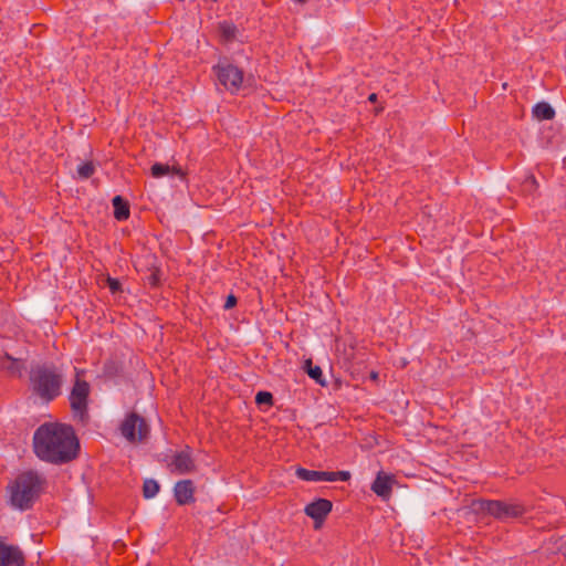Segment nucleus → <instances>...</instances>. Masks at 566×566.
<instances>
[{
  "instance_id": "f257e3e1",
  "label": "nucleus",
  "mask_w": 566,
  "mask_h": 566,
  "mask_svg": "<svg viewBox=\"0 0 566 566\" xmlns=\"http://www.w3.org/2000/svg\"><path fill=\"white\" fill-rule=\"evenodd\" d=\"M35 457L53 465H64L76 460L81 452L80 440L71 424L49 421L40 424L32 438Z\"/></svg>"
},
{
  "instance_id": "f03ea898",
  "label": "nucleus",
  "mask_w": 566,
  "mask_h": 566,
  "mask_svg": "<svg viewBox=\"0 0 566 566\" xmlns=\"http://www.w3.org/2000/svg\"><path fill=\"white\" fill-rule=\"evenodd\" d=\"M63 375L54 364H38L29 373V389L41 401L49 403L62 394Z\"/></svg>"
},
{
  "instance_id": "7ed1b4c3",
  "label": "nucleus",
  "mask_w": 566,
  "mask_h": 566,
  "mask_svg": "<svg viewBox=\"0 0 566 566\" xmlns=\"http://www.w3.org/2000/svg\"><path fill=\"white\" fill-rule=\"evenodd\" d=\"M44 480L34 471L20 473L7 486L9 503L21 511L30 510L39 499Z\"/></svg>"
},
{
  "instance_id": "20e7f679",
  "label": "nucleus",
  "mask_w": 566,
  "mask_h": 566,
  "mask_svg": "<svg viewBox=\"0 0 566 566\" xmlns=\"http://www.w3.org/2000/svg\"><path fill=\"white\" fill-rule=\"evenodd\" d=\"M476 511L486 513L499 521H507L523 516L527 510L520 502H505L500 500H479L474 503Z\"/></svg>"
},
{
  "instance_id": "39448f33",
  "label": "nucleus",
  "mask_w": 566,
  "mask_h": 566,
  "mask_svg": "<svg viewBox=\"0 0 566 566\" xmlns=\"http://www.w3.org/2000/svg\"><path fill=\"white\" fill-rule=\"evenodd\" d=\"M80 370H76L73 387L71 389L69 401L73 417L86 423L88 419V397L91 392L90 384L80 377Z\"/></svg>"
},
{
  "instance_id": "423d86ee",
  "label": "nucleus",
  "mask_w": 566,
  "mask_h": 566,
  "mask_svg": "<svg viewBox=\"0 0 566 566\" xmlns=\"http://www.w3.org/2000/svg\"><path fill=\"white\" fill-rule=\"evenodd\" d=\"M218 81L231 93L240 90L243 82V71L228 61L219 62L213 66Z\"/></svg>"
},
{
  "instance_id": "0eeeda50",
  "label": "nucleus",
  "mask_w": 566,
  "mask_h": 566,
  "mask_svg": "<svg viewBox=\"0 0 566 566\" xmlns=\"http://www.w3.org/2000/svg\"><path fill=\"white\" fill-rule=\"evenodd\" d=\"M123 437L129 442H142L149 434V426L137 412L128 413L120 424Z\"/></svg>"
},
{
  "instance_id": "6e6552de",
  "label": "nucleus",
  "mask_w": 566,
  "mask_h": 566,
  "mask_svg": "<svg viewBox=\"0 0 566 566\" xmlns=\"http://www.w3.org/2000/svg\"><path fill=\"white\" fill-rule=\"evenodd\" d=\"M171 472L178 474H188L196 471L197 465L192 457V449L186 446L182 450L176 452L168 464Z\"/></svg>"
},
{
  "instance_id": "1a4fd4ad",
  "label": "nucleus",
  "mask_w": 566,
  "mask_h": 566,
  "mask_svg": "<svg viewBox=\"0 0 566 566\" xmlns=\"http://www.w3.org/2000/svg\"><path fill=\"white\" fill-rule=\"evenodd\" d=\"M332 501L319 497L308 503L304 509V513L314 521V526L317 530L332 512Z\"/></svg>"
},
{
  "instance_id": "9d476101",
  "label": "nucleus",
  "mask_w": 566,
  "mask_h": 566,
  "mask_svg": "<svg viewBox=\"0 0 566 566\" xmlns=\"http://www.w3.org/2000/svg\"><path fill=\"white\" fill-rule=\"evenodd\" d=\"M25 556L17 545L6 544L0 539V566H24Z\"/></svg>"
},
{
  "instance_id": "9b49d317",
  "label": "nucleus",
  "mask_w": 566,
  "mask_h": 566,
  "mask_svg": "<svg viewBox=\"0 0 566 566\" xmlns=\"http://www.w3.org/2000/svg\"><path fill=\"white\" fill-rule=\"evenodd\" d=\"M195 493L196 486L193 481L190 479L180 480L174 486V497L178 505L195 503Z\"/></svg>"
},
{
  "instance_id": "f8f14e48",
  "label": "nucleus",
  "mask_w": 566,
  "mask_h": 566,
  "mask_svg": "<svg viewBox=\"0 0 566 566\" xmlns=\"http://www.w3.org/2000/svg\"><path fill=\"white\" fill-rule=\"evenodd\" d=\"M394 482V475L380 471L371 484V491L382 500H388L392 493Z\"/></svg>"
},
{
  "instance_id": "ddd939ff",
  "label": "nucleus",
  "mask_w": 566,
  "mask_h": 566,
  "mask_svg": "<svg viewBox=\"0 0 566 566\" xmlns=\"http://www.w3.org/2000/svg\"><path fill=\"white\" fill-rule=\"evenodd\" d=\"M24 368L22 360L14 358L8 353L0 355V369L11 377H21Z\"/></svg>"
},
{
  "instance_id": "4468645a",
  "label": "nucleus",
  "mask_w": 566,
  "mask_h": 566,
  "mask_svg": "<svg viewBox=\"0 0 566 566\" xmlns=\"http://www.w3.org/2000/svg\"><path fill=\"white\" fill-rule=\"evenodd\" d=\"M112 205L114 208V218L117 221H125L130 216L129 203L122 196L117 195L112 199Z\"/></svg>"
},
{
  "instance_id": "2eb2a0df",
  "label": "nucleus",
  "mask_w": 566,
  "mask_h": 566,
  "mask_svg": "<svg viewBox=\"0 0 566 566\" xmlns=\"http://www.w3.org/2000/svg\"><path fill=\"white\" fill-rule=\"evenodd\" d=\"M297 476L303 481H328L334 478L329 471H316L300 468L296 471Z\"/></svg>"
},
{
  "instance_id": "dca6fc26",
  "label": "nucleus",
  "mask_w": 566,
  "mask_h": 566,
  "mask_svg": "<svg viewBox=\"0 0 566 566\" xmlns=\"http://www.w3.org/2000/svg\"><path fill=\"white\" fill-rule=\"evenodd\" d=\"M533 115L539 120H549L555 117V109L546 102H539L533 107Z\"/></svg>"
},
{
  "instance_id": "f3484780",
  "label": "nucleus",
  "mask_w": 566,
  "mask_h": 566,
  "mask_svg": "<svg viewBox=\"0 0 566 566\" xmlns=\"http://www.w3.org/2000/svg\"><path fill=\"white\" fill-rule=\"evenodd\" d=\"M150 171L154 178H161L170 172L180 174L179 168L170 167L169 165L161 163L154 164L150 168Z\"/></svg>"
},
{
  "instance_id": "a211bd4d",
  "label": "nucleus",
  "mask_w": 566,
  "mask_h": 566,
  "mask_svg": "<svg viewBox=\"0 0 566 566\" xmlns=\"http://www.w3.org/2000/svg\"><path fill=\"white\" fill-rule=\"evenodd\" d=\"M305 368H306V373L307 375L314 379L317 384L324 386L325 385V379H324V376H323V371L321 369L319 366H314L312 364V360L311 359H307L306 363H305Z\"/></svg>"
},
{
  "instance_id": "6ab92c4d",
  "label": "nucleus",
  "mask_w": 566,
  "mask_h": 566,
  "mask_svg": "<svg viewBox=\"0 0 566 566\" xmlns=\"http://www.w3.org/2000/svg\"><path fill=\"white\" fill-rule=\"evenodd\" d=\"M160 490L159 483L154 479H147L143 484V495L145 499H153Z\"/></svg>"
},
{
  "instance_id": "aec40b11",
  "label": "nucleus",
  "mask_w": 566,
  "mask_h": 566,
  "mask_svg": "<svg viewBox=\"0 0 566 566\" xmlns=\"http://www.w3.org/2000/svg\"><path fill=\"white\" fill-rule=\"evenodd\" d=\"M161 280V270L158 266L149 268V274L145 277V282L150 287H158Z\"/></svg>"
},
{
  "instance_id": "412c9836",
  "label": "nucleus",
  "mask_w": 566,
  "mask_h": 566,
  "mask_svg": "<svg viewBox=\"0 0 566 566\" xmlns=\"http://www.w3.org/2000/svg\"><path fill=\"white\" fill-rule=\"evenodd\" d=\"M95 172V165L93 161H85L78 165L77 167V176L80 179H88Z\"/></svg>"
},
{
  "instance_id": "4be33fe9",
  "label": "nucleus",
  "mask_w": 566,
  "mask_h": 566,
  "mask_svg": "<svg viewBox=\"0 0 566 566\" xmlns=\"http://www.w3.org/2000/svg\"><path fill=\"white\" fill-rule=\"evenodd\" d=\"M220 33L226 41H231L235 38L237 28L232 23L223 22L220 24Z\"/></svg>"
},
{
  "instance_id": "5701e85b",
  "label": "nucleus",
  "mask_w": 566,
  "mask_h": 566,
  "mask_svg": "<svg viewBox=\"0 0 566 566\" xmlns=\"http://www.w3.org/2000/svg\"><path fill=\"white\" fill-rule=\"evenodd\" d=\"M255 403L258 406L265 405L268 407H272L274 405L273 395L270 391H259L255 395Z\"/></svg>"
},
{
  "instance_id": "b1692460",
  "label": "nucleus",
  "mask_w": 566,
  "mask_h": 566,
  "mask_svg": "<svg viewBox=\"0 0 566 566\" xmlns=\"http://www.w3.org/2000/svg\"><path fill=\"white\" fill-rule=\"evenodd\" d=\"M106 283H107L109 291L113 294L122 292V283L119 282L118 279L107 276Z\"/></svg>"
},
{
  "instance_id": "393cba45",
  "label": "nucleus",
  "mask_w": 566,
  "mask_h": 566,
  "mask_svg": "<svg viewBox=\"0 0 566 566\" xmlns=\"http://www.w3.org/2000/svg\"><path fill=\"white\" fill-rule=\"evenodd\" d=\"M331 474L334 475V478L331 479V482H334V481L346 482L352 476L349 471H336V472H331Z\"/></svg>"
},
{
  "instance_id": "a878e982",
  "label": "nucleus",
  "mask_w": 566,
  "mask_h": 566,
  "mask_svg": "<svg viewBox=\"0 0 566 566\" xmlns=\"http://www.w3.org/2000/svg\"><path fill=\"white\" fill-rule=\"evenodd\" d=\"M237 303H238L237 296L234 294H229L227 296V300H226V303L223 305V308L224 310H231V308H233L237 305Z\"/></svg>"
},
{
  "instance_id": "bb28decb",
  "label": "nucleus",
  "mask_w": 566,
  "mask_h": 566,
  "mask_svg": "<svg viewBox=\"0 0 566 566\" xmlns=\"http://www.w3.org/2000/svg\"><path fill=\"white\" fill-rule=\"evenodd\" d=\"M524 186L525 187L530 186L531 188H534V189H537V187H538L536 178L534 176L526 178L524 181Z\"/></svg>"
},
{
  "instance_id": "cd10ccee",
  "label": "nucleus",
  "mask_w": 566,
  "mask_h": 566,
  "mask_svg": "<svg viewBox=\"0 0 566 566\" xmlns=\"http://www.w3.org/2000/svg\"><path fill=\"white\" fill-rule=\"evenodd\" d=\"M368 101L370 103H376L377 102V94L376 93H371L369 96H368Z\"/></svg>"
},
{
  "instance_id": "c85d7f7f",
  "label": "nucleus",
  "mask_w": 566,
  "mask_h": 566,
  "mask_svg": "<svg viewBox=\"0 0 566 566\" xmlns=\"http://www.w3.org/2000/svg\"><path fill=\"white\" fill-rule=\"evenodd\" d=\"M294 1H295V2H298V3H301V4H304V3H306V2H307V0H294Z\"/></svg>"
},
{
  "instance_id": "c756f323",
  "label": "nucleus",
  "mask_w": 566,
  "mask_h": 566,
  "mask_svg": "<svg viewBox=\"0 0 566 566\" xmlns=\"http://www.w3.org/2000/svg\"><path fill=\"white\" fill-rule=\"evenodd\" d=\"M377 376H378V374H377V373H374V371L371 373V378L376 379V378H377Z\"/></svg>"
}]
</instances>
